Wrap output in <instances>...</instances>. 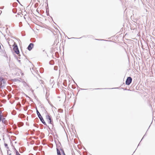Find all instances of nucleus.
I'll return each mask as SVG.
<instances>
[{"label": "nucleus", "mask_w": 155, "mask_h": 155, "mask_svg": "<svg viewBox=\"0 0 155 155\" xmlns=\"http://www.w3.org/2000/svg\"><path fill=\"white\" fill-rule=\"evenodd\" d=\"M6 81L5 79L0 77V88H4L5 86Z\"/></svg>", "instance_id": "f257e3e1"}, {"label": "nucleus", "mask_w": 155, "mask_h": 155, "mask_svg": "<svg viewBox=\"0 0 155 155\" xmlns=\"http://www.w3.org/2000/svg\"><path fill=\"white\" fill-rule=\"evenodd\" d=\"M36 113L38 116V117L39 118L40 120V121L41 122L45 125H47L46 124L45 122V121L43 117L41 116L40 114L39 113V112L37 110V108H36Z\"/></svg>", "instance_id": "f03ea898"}, {"label": "nucleus", "mask_w": 155, "mask_h": 155, "mask_svg": "<svg viewBox=\"0 0 155 155\" xmlns=\"http://www.w3.org/2000/svg\"><path fill=\"white\" fill-rule=\"evenodd\" d=\"M45 112L47 114L46 115V120L48 121L49 124H52L53 121L52 120L51 117L48 114L46 111Z\"/></svg>", "instance_id": "7ed1b4c3"}, {"label": "nucleus", "mask_w": 155, "mask_h": 155, "mask_svg": "<svg viewBox=\"0 0 155 155\" xmlns=\"http://www.w3.org/2000/svg\"><path fill=\"white\" fill-rule=\"evenodd\" d=\"M132 81V78L130 77H127L126 81V84L127 85H130V83H131Z\"/></svg>", "instance_id": "20e7f679"}, {"label": "nucleus", "mask_w": 155, "mask_h": 155, "mask_svg": "<svg viewBox=\"0 0 155 155\" xmlns=\"http://www.w3.org/2000/svg\"><path fill=\"white\" fill-rule=\"evenodd\" d=\"M13 50L16 54H18L19 53V51L17 45H16L13 48Z\"/></svg>", "instance_id": "39448f33"}, {"label": "nucleus", "mask_w": 155, "mask_h": 155, "mask_svg": "<svg viewBox=\"0 0 155 155\" xmlns=\"http://www.w3.org/2000/svg\"><path fill=\"white\" fill-rule=\"evenodd\" d=\"M34 46V44L33 43H31L28 46V47H27L29 51H31L32 48Z\"/></svg>", "instance_id": "423d86ee"}, {"label": "nucleus", "mask_w": 155, "mask_h": 155, "mask_svg": "<svg viewBox=\"0 0 155 155\" xmlns=\"http://www.w3.org/2000/svg\"><path fill=\"white\" fill-rule=\"evenodd\" d=\"M57 155H61L60 150L58 148H57Z\"/></svg>", "instance_id": "0eeeda50"}, {"label": "nucleus", "mask_w": 155, "mask_h": 155, "mask_svg": "<svg viewBox=\"0 0 155 155\" xmlns=\"http://www.w3.org/2000/svg\"><path fill=\"white\" fill-rule=\"evenodd\" d=\"M38 81L39 82V83L41 84H43V83H44V81L43 80H39Z\"/></svg>", "instance_id": "6e6552de"}, {"label": "nucleus", "mask_w": 155, "mask_h": 155, "mask_svg": "<svg viewBox=\"0 0 155 155\" xmlns=\"http://www.w3.org/2000/svg\"><path fill=\"white\" fill-rule=\"evenodd\" d=\"M61 150L62 151V153L63 154V155H65V154L64 153V150H63V149H62L61 148Z\"/></svg>", "instance_id": "1a4fd4ad"}, {"label": "nucleus", "mask_w": 155, "mask_h": 155, "mask_svg": "<svg viewBox=\"0 0 155 155\" xmlns=\"http://www.w3.org/2000/svg\"><path fill=\"white\" fill-rule=\"evenodd\" d=\"M4 145L5 147L6 148H7V149H8L9 148L8 147L7 144L5 143Z\"/></svg>", "instance_id": "9d476101"}, {"label": "nucleus", "mask_w": 155, "mask_h": 155, "mask_svg": "<svg viewBox=\"0 0 155 155\" xmlns=\"http://www.w3.org/2000/svg\"><path fill=\"white\" fill-rule=\"evenodd\" d=\"M16 155H21L17 150L16 151Z\"/></svg>", "instance_id": "9b49d317"}, {"label": "nucleus", "mask_w": 155, "mask_h": 155, "mask_svg": "<svg viewBox=\"0 0 155 155\" xmlns=\"http://www.w3.org/2000/svg\"><path fill=\"white\" fill-rule=\"evenodd\" d=\"M50 81L51 82L52 81V83H53V79L52 78L50 80Z\"/></svg>", "instance_id": "f8f14e48"}, {"label": "nucleus", "mask_w": 155, "mask_h": 155, "mask_svg": "<svg viewBox=\"0 0 155 155\" xmlns=\"http://www.w3.org/2000/svg\"><path fill=\"white\" fill-rule=\"evenodd\" d=\"M5 118H2V119L1 120H2V122H3V121H4V120H5Z\"/></svg>", "instance_id": "ddd939ff"}, {"label": "nucleus", "mask_w": 155, "mask_h": 155, "mask_svg": "<svg viewBox=\"0 0 155 155\" xmlns=\"http://www.w3.org/2000/svg\"><path fill=\"white\" fill-rule=\"evenodd\" d=\"M2 112L0 110V116L1 115V114H2Z\"/></svg>", "instance_id": "4468645a"}, {"label": "nucleus", "mask_w": 155, "mask_h": 155, "mask_svg": "<svg viewBox=\"0 0 155 155\" xmlns=\"http://www.w3.org/2000/svg\"><path fill=\"white\" fill-rule=\"evenodd\" d=\"M2 114H1V115L0 116V117H1V119H2Z\"/></svg>", "instance_id": "2eb2a0df"}, {"label": "nucleus", "mask_w": 155, "mask_h": 155, "mask_svg": "<svg viewBox=\"0 0 155 155\" xmlns=\"http://www.w3.org/2000/svg\"><path fill=\"white\" fill-rule=\"evenodd\" d=\"M102 88H97V89H102Z\"/></svg>", "instance_id": "dca6fc26"}, {"label": "nucleus", "mask_w": 155, "mask_h": 155, "mask_svg": "<svg viewBox=\"0 0 155 155\" xmlns=\"http://www.w3.org/2000/svg\"><path fill=\"white\" fill-rule=\"evenodd\" d=\"M1 117H0V122H1Z\"/></svg>", "instance_id": "f3484780"}, {"label": "nucleus", "mask_w": 155, "mask_h": 155, "mask_svg": "<svg viewBox=\"0 0 155 155\" xmlns=\"http://www.w3.org/2000/svg\"><path fill=\"white\" fill-rule=\"evenodd\" d=\"M57 68V67H56V66L54 67V69H55V68Z\"/></svg>", "instance_id": "a211bd4d"}, {"label": "nucleus", "mask_w": 155, "mask_h": 155, "mask_svg": "<svg viewBox=\"0 0 155 155\" xmlns=\"http://www.w3.org/2000/svg\"><path fill=\"white\" fill-rule=\"evenodd\" d=\"M81 90H86V89H81Z\"/></svg>", "instance_id": "6ab92c4d"}, {"label": "nucleus", "mask_w": 155, "mask_h": 155, "mask_svg": "<svg viewBox=\"0 0 155 155\" xmlns=\"http://www.w3.org/2000/svg\"><path fill=\"white\" fill-rule=\"evenodd\" d=\"M11 155V153H10L9 154H8V155Z\"/></svg>", "instance_id": "aec40b11"}, {"label": "nucleus", "mask_w": 155, "mask_h": 155, "mask_svg": "<svg viewBox=\"0 0 155 155\" xmlns=\"http://www.w3.org/2000/svg\"><path fill=\"white\" fill-rule=\"evenodd\" d=\"M17 1L18 2H19V1H18V0H17Z\"/></svg>", "instance_id": "412c9836"}, {"label": "nucleus", "mask_w": 155, "mask_h": 155, "mask_svg": "<svg viewBox=\"0 0 155 155\" xmlns=\"http://www.w3.org/2000/svg\"><path fill=\"white\" fill-rule=\"evenodd\" d=\"M143 137H143V138H142V139H143Z\"/></svg>", "instance_id": "4be33fe9"}, {"label": "nucleus", "mask_w": 155, "mask_h": 155, "mask_svg": "<svg viewBox=\"0 0 155 155\" xmlns=\"http://www.w3.org/2000/svg\"><path fill=\"white\" fill-rule=\"evenodd\" d=\"M143 137H143V138H142V139H143Z\"/></svg>", "instance_id": "5701e85b"}, {"label": "nucleus", "mask_w": 155, "mask_h": 155, "mask_svg": "<svg viewBox=\"0 0 155 155\" xmlns=\"http://www.w3.org/2000/svg\"><path fill=\"white\" fill-rule=\"evenodd\" d=\"M47 0V1L48 0Z\"/></svg>", "instance_id": "b1692460"}]
</instances>
